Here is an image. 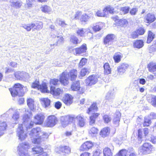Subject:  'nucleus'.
Masks as SVG:
<instances>
[{
    "mask_svg": "<svg viewBox=\"0 0 156 156\" xmlns=\"http://www.w3.org/2000/svg\"><path fill=\"white\" fill-rule=\"evenodd\" d=\"M76 33L80 37L84 36L86 34L89 35L90 37L92 36L91 30L89 28H78L76 30Z\"/></svg>",
    "mask_w": 156,
    "mask_h": 156,
    "instance_id": "obj_9",
    "label": "nucleus"
},
{
    "mask_svg": "<svg viewBox=\"0 0 156 156\" xmlns=\"http://www.w3.org/2000/svg\"><path fill=\"white\" fill-rule=\"evenodd\" d=\"M98 108L97 106V103L96 102H94L88 108L87 111V113L88 114H95V113L97 111Z\"/></svg>",
    "mask_w": 156,
    "mask_h": 156,
    "instance_id": "obj_18",
    "label": "nucleus"
},
{
    "mask_svg": "<svg viewBox=\"0 0 156 156\" xmlns=\"http://www.w3.org/2000/svg\"><path fill=\"white\" fill-rule=\"evenodd\" d=\"M87 62V59L85 58H82L80 61L79 63V66L80 67H82Z\"/></svg>",
    "mask_w": 156,
    "mask_h": 156,
    "instance_id": "obj_59",
    "label": "nucleus"
},
{
    "mask_svg": "<svg viewBox=\"0 0 156 156\" xmlns=\"http://www.w3.org/2000/svg\"><path fill=\"white\" fill-rule=\"evenodd\" d=\"M151 119L149 116L145 117L144 118V122L143 124V126H149V124L151 122Z\"/></svg>",
    "mask_w": 156,
    "mask_h": 156,
    "instance_id": "obj_50",
    "label": "nucleus"
},
{
    "mask_svg": "<svg viewBox=\"0 0 156 156\" xmlns=\"http://www.w3.org/2000/svg\"><path fill=\"white\" fill-rule=\"evenodd\" d=\"M66 119H68L69 123L70 122H73L75 121V119H76V117H75L73 115H68L66 116Z\"/></svg>",
    "mask_w": 156,
    "mask_h": 156,
    "instance_id": "obj_55",
    "label": "nucleus"
},
{
    "mask_svg": "<svg viewBox=\"0 0 156 156\" xmlns=\"http://www.w3.org/2000/svg\"><path fill=\"white\" fill-rule=\"evenodd\" d=\"M103 152L104 156H112V153L111 150L108 147L105 148L103 150Z\"/></svg>",
    "mask_w": 156,
    "mask_h": 156,
    "instance_id": "obj_41",
    "label": "nucleus"
},
{
    "mask_svg": "<svg viewBox=\"0 0 156 156\" xmlns=\"http://www.w3.org/2000/svg\"><path fill=\"white\" fill-rule=\"evenodd\" d=\"M69 75L68 78L69 76L70 77L71 80L72 81L74 80L76 78L77 76V71L76 69H73L71 70L69 74H68L67 72H65Z\"/></svg>",
    "mask_w": 156,
    "mask_h": 156,
    "instance_id": "obj_25",
    "label": "nucleus"
},
{
    "mask_svg": "<svg viewBox=\"0 0 156 156\" xmlns=\"http://www.w3.org/2000/svg\"><path fill=\"white\" fill-rule=\"evenodd\" d=\"M129 67V65L126 63H123L117 67L118 72L120 74H123Z\"/></svg>",
    "mask_w": 156,
    "mask_h": 156,
    "instance_id": "obj_20",
    "label": "nucleus"
},
{
    "mask_svg": "<svg viewBox=\"0 0 156 156\" xmlns=\"http://www.w3.org/2000/svg\"><path fill=\"white\" fill-rule=\"evenodd\" d=\"M32 87L33 88H37L40 89L41 91L44 93L48 92L49 90H48L47 85L46 83H44L40 85L38 81L36 80L33 82L32 84Z\"/></svg>",
    "mask_w": 156,
    "mask_h": 156,
    "instance_id": "obj_8",
    "label": "nucleus"
},
{
    "mask_svg": "<svg viewBox=\"0 0 156 156\" xmlns=\"http://www.w3.org/2000/svg\"><path fill=\"white\" fill-rule=\"evenodd\" d=\"M104 72L105 74L108 75L111 73V70L108 63H106L104 65Z\"/></svg>",
    "mask_w": 156,
    "mask_h": 156,
    "instance_id": "obj_34",
    "label": "nucleus"
},
{
    "mask_svg": "<svg viewBox=\"0 0 156 156\" xmlns=\"http://www.w3.org/2000/svg\"><path fill=\"white\" fill-rule=\"evenodd\" d=\"M133 46L137 48H141L144 46V42L141 40H137L134 43Z\"/></svg>",
    "mask_w": 156,
    "mask_h": 156,
    "instance_id": "obj_40",
    "label": "nucleus"
},
{
    "mask_svg": "<svg viewBox=\"0 0 156 156\" xmlns=\"http://www.w3.org/2000/svg\"><path fill=\"white\" fill-rule=\"evenodd\" d=\"M122 57V54L119 53L117 52L114 54L113 57V59L115 63H119L121 61V59Z\"/></svg>",
    "mask_w": 156,
    "mask_h": 156,
    "instance_id": "obj_33",
    "label": "nucleus"
},
{
    "mask_svg": "<svg viewBox=\"0 0 156 156\" xmlns=\"http://www.w3.org/2000/svg\"><path fill=\"white\" fill-rule=\"evenodd\" d=\"M23 72H15L14 74L15 77L18 80H22Z\"/></svg>",
    "mask_w": 156,
    "mask_h": 156,
    "instance_id": "obj_52",
    "label": "nucleus"
},
{
    "mask_svg": "<svg viewBox=\"0 0 156 156\" xmlns=\"http://www.w3.org/2000/svg\"><path fill=\"white\" fill-rule=\"evenodd\" d=\"M66 118H67L66 116L62 117L61 119V124L63 127L66 126L69 123L68 119H66Z\"/></svg>",
    "mask_w": 156,
    "mask_h": 156,
    "instance_id": "obj_44",
    "label": "nucleus"
},
{
    "mask_svg": "<svg viewBox=\"0 0 156 156\" xmlns=\"http://www.w3.org/2000/svg\"><path fill=\"white\" fill-rule=\"evenodd\" d=\"M115 36L113 34H109L107 35L104 39L105 44L107 46L111 45L115 41Z\"/></svg>",
    "mask_w": 156,
    "mask_h": 156,
    "instance_id": "obj_11",
    "label": "nucleus"
},
{
    "mask_svg": "<svg viewBox=\"0 0 156 156\" xmlns=\"http://www.w3.org/2000/svg\"><path fill=\"white\" fill-rule=\"evenodd\" d=\"M35 26L34 23L28 24H23L21 26V27L23 28L26 29L27 31H30L31 29H33Z\"/></svg>",
    "mask_w": 156,
    "mask_h": 156,
    "instance_id": "obj_35",
    "label": "nucleus"
},
{
    "mask_svg": "<svg viewBox=\"0 0 156 156\" xmlns=\"http://www.w3.org/2000/svg\"><path fill=\"white\" fill-rule=\"evenodd\" d=\"M93 146V144L90 141L84 143L81 146L80 150L82 151H87L90 149Z\"/></svg>",
    "mask_w": 156,
    "mask_h": 156,
    "instance_id": "obj_17",
    "label": "nucleus"
},
{
    "mask_svg": "<svg viewBox=\"0 0 156 156\" xmlns=\"http://www.w3.org/2000/svg\"><path fill=\"white\" fill-rule=\"evenodd\" d=\"M62 92L63 90L62 89L59 88L55 89L54 86L51 87L50 93L55 98H58Z\"/></svg>",
    "mask_w": 156,
    "mask_h": 156,
    "instance_id": "obj_12",
    "label": "nucleus"
},
{
    "mask_svg": "<svg viewBox=\"0 0 156 156\" xmlns=\"http://www.w3.org/2000/svg\"><path fill=\"white\" fill-rule=\"evenodd\" d=\"M57 22L59 26L63 27H66L68 25L65 21L62 20L60 19H57Z\"/></svg>",
    "mask_w": 156,
    "mask_h": 156,
    "instance_id": "obj_51",
    "label": "nucleus"
},
{
    "mask_svg": "<svg viewBox=\"0 0 156 156\" xmlns=\"http://www.w3.org/2000/svg\"><path fill=\"white\" fill-rule=\"evenodd\" d=\"M90 18V16L87 14H83L81 15L80 17V20L81 21V24H85L87 22Z\"/></svg>",
    "mask_w": 156,
    "mask_h": 156,
    "instance_id": "obj_29",
    "label": "nucleus"
},
{
    "mask_svg": "<svg viewBox=\"0 0 156 156\" xmlns=\"http://www.w3.org/2000/svg\"><path fill=\"white\" fill-rule=\"evenodd\" d=\"M29 136L31 138L33 143L38 144L44 139H47L49 135L45 132L42 131L40 127H37L33 129L30 131Z\"/></svg>",
    "mask_w": 156,
    "mask_h": 156,
    "instance_id": "obj_2",
    "label": "nucleus"
},
{
    "mask_svg": "<svg viewBox=\"0 0 156 156\" xmlns=\"http://www.w3.org/2000/svg\"><path fill=\"white\" fill-rule=\"evenodd\" d=\"M127 154V151L124 149L120 150L117 156H126Z\"/></svg>",
    "mask_w": 156,
    "mask_h": 156,
    "instance_id": "obj_57",
    "label": "nucleus"
},
{
    "mask_svg": "<svg viewBox=\"0 0 156 156\" xmlns=\"http://www.w3.org/2000/svg\"><path fill=\"white\" fill-rule=\"evenodd\" d=\"M151 104L154 107H156V96L154 95L152 97Z\"/></svg>",
    "mask_w": 156,
    "mask_h": 156,
    "instance_id": "obj_58",
    "label": "nucleus"
},
{
    "mask_svg": "<svg viewBox=\"0 0 156 156\" xmlns=\"http://www.w3.org/2000/svg\"><path fill=\"white\" fill-rule=\"evenodd\" d=\"M130 8L129 6H125L124 7H121L120 10L122 13L124 14H126L128 13L129 11Z\"/></svg>",
    "mask_w": 156,
    "mask_h": 156,
    "instance_id": "obj_54",
    "label": "nucleus"
},
{
    "mask_svg": "<svg viewBox=\"0 0 156 156\" xmlns=\"http://www.w3.org/2000/svg\"><path fill=\"white\" fill-rule=\"evenodd\" d=\"M149 71L150 72L156 71V65L153 63H150L147 66Z\"/></svg>",
    "mask_w": 156,
    "mask_h": 156,
    "instance_id": "obj_39",
    "label": "nucleus"
},
{
    "mask_svg": "<svg viewBox=\"0 0 156 156\" xmlns=\"http://www.w3.org/2000/svg\"><path fill=\"white\" fill-rule=\"evenodd\" d=\"M98 131V129L97 128L95 127H93L90 128L89 131V133L91 136H94L97 134Z\"/></svg>",
    "mask_w": 156,
    "mask_h": 156,
    "instance_id": "obj_48",
    "label": "nucleus"
},
{
    "mask_svg": "<svg viewBox=\"0 0 156 156\" xmlns=\"http://www.w3.org/2000/svg\"><path fill=\"white\" fill-rule=\"evenodd\" d=\"M23 124H19L17 129L16 132L19 139L22 140L27 137V135L24 133L23 127V125L25 126L27 130L28 129L32 128L34 125V122L31 121L30 117L27 114H25L23 117Z\"/></svg>",
    "mask_w": 156,
    "mask_h": 156,
    "instance_id": "obj_1",
    "label": "nucleus"
},
{
    "mask_svg": "<svg viewBox=\"0 0 156 156\" xmlns=\"http://www.w3.org/2000/svg\"><path fill=\"white\" fill-rule=\"evenodd\" d=\"M42 103L44 108H49L50 107L51 101L47 98H42L41 99Z\"/></svg>",
    "mask_w": 156,
    "mask_h": 156,
    "instance_id": "obj_31",
    "label": "nucleus"
},
{
    "mask_svg": "<svg viewBox=\"0 0 156 156\" xmlns=\"http://www.w3.org/2000/svg\"><path fill=\"white\" fill-rule=\"evenodd\" d=\"M118 25L121 27H125L127 26L128 23L126 19L120 20L118 21Z\"/></svg>",
    "mask_w": 156,
    "mask_h": 156,
    "instance_id": "obj_45",
    "label": "nucleus"
},
{
    "mask_svg": "<svg viewBox=\"0 0 156 156\" xmlns=\"http://www.w3.org/2000/svg\"><path fill=\"white\" fill-rule=\"evenodd\" d=\"M68 77L69 75L66 72H63L60 76V80L55 78L51 79L50 81V89L51 86L58 85L60 83L64 86L67 85L69 83Z\"/></svg>",
    "mask_w": 156,
    "mask_h": 156,
    "instance_id": "obj_3",
    "label": "nucleus"
},
{
    "mask_svg": "<svg viewBox=\"0 0 156 156\" xmlns=\"http://www.w3.org/2000/svg\"><path fill=\"white\" fill-rule=\"evenodd\" d=\"M98 81L97 76L94 75H92L86 80L85 82L87 85L91 86L96 83Z\"/></svg>",
    "mask_w": 156,
    "mask_h": 156,
    "instance_id": "obj_13",
    "label": "nucleus"
},
{
    "mask_svg": "<svg viewBox=\"0 0 156 156\" xmlns=\"http://www.w3.org/2000/svg\"><path fill=\"white\" fill-rule=\"evenodd\" d=\"M70 42L74 44H76L79 43V40L77 37L74 35L71 36L70 37Z\"/></svg>",
    "mask_w": 156,
    "mask_h": 156,
    "instance_id": "obj_49",
    "label": "nucleus"
},
{
    "mask_svg": "<svg viewBox=\"0 0 156 156\" xmlns=\"http://www.w3.org/2000/svg\"><path fill=\"white\" fill-rule=\"evenodd\" d=\"M6 127L7 124L6 122H1L0 121V137L5 133Z\"/></svg>",
    "mask_w": 156,
    "mask_h": 156,
    "instance_id": "obj_23",
    "label": "nucleus"
},
{
    "mask_svg": "<svg viewBox=\"0 0 156 156\" xmlns=\"http://www.w3.org/2000/svg\"><path fill=\"white\" fill-rule=\"evenodd\" d=\"M63 40L64 39L62 36H58L56 39V41L54 44H50L51 47L52 48V46L54 45L57 46L63 42Z\"/></svg>",
    "mask_w": 156,
    "mask_h": 156,
    "instance_id": "obj_28",
    "label": "nucleus"
},
{
    "mask_svg": "<svg viewBox=\"0 0 156 156\" xmlns=\"http://www.w3.org/2000/svg\"><path fill=\"white\" fill-rule=\"evenodd\" d=\"M43 151V148L40 146L35 147L32 148V151L33 154L40 153Z\"/></svg>",
    "mask_w": 156,
    "mask_h": 156,
    "instance_id": "obj_37",
    "label": "nucleus"
},
{
    "mask_svg": "<svg viewBox=\"0 0 156 156\" xmlns=\"http://www.w3.org/2000/svg\"><path fill=\"white\" fill-rule=\"evenodd\" d=\"M71 88L73 91H77L80 88V83L79 81H76L73 82L71 85Z\"/></svg>",
    "mask_w": 156,
    "mask_h": 156,
    "instance_id": "obj_32",
    "label": "nucleus"
},
{
    "mask_svg": "<svg viewBox=\"0 0 156 156\" xmlns=\"http://www.w3.org/2000/svg\"><path fill=\"white\" fill-rule=\"evenodd\" d=\"M41 10L43 12L48 13H50L51 12V8L47 5H44L41 8Z\"/></svg>",
    "mask_w": 156,
    "mask_h": 156,
    "instance_id": "obj_43",
    "label": "nucleus"
},
{
    "mask_svg": "<svg viewBox=\"0 0 156 156\" xmlns=\"http://www.w3.org/2000/svg\"><path fill=\"white\" fill-rule=\"evenodd\" d=\"M90 71V69L89 68H84L81 70L80 72V75L82 76H84L87 73L88 74Z\"/></svg>",
    "mask_w": 156,
    "mask_h": 156,
    "instance_id": "obj_46",
    "label": "nucleus"
},
{
    "mask_svg": "<svg viewBox=\"0 0 156 156\" xmlns=\"http://www.w3.org/2000/svg\"><path fill=\"white\" fill-rule=\"evenodd\" d=\"M102 23L101 22H99L95 24L94 26L93 29L94 31L97 32L99 31L101 29Z\"/></svg>",
    "mask_w": 156,
    "mask_h": 156,
    "instance_id": "obj_47",
    "label": "nucleus"
},
{
    "mask_svg": "<svg viewBox=\"0 0 156 156\" xmlns=\"http://www.w3.org/2000/svg\"><path fill=\"white\" fill-rule=\"evenodd\" d=\"M58 119L54 115H51L47 119L46 126L47 127H51L54 126L57 123Z\"/></svg>",
    "mask_w": 156,
    "mask_h": 156,
    "instance_id": "obj_7",
    "label": "nucleus"
},
{
    "mask_svg": "<svg viewBox=\"0 0 156 156\" xmlns=\"http://www.w3.org/2000/svg\"><path fill=\"white\" fill-rule=\"evenodd\" d=\"M103 119L104 120L105 123H107L110 122L112 118L110 115H105L103 117Z\"/></svg>",
    "mask_w": 156,
    "mask_h": 156,
    "instance_id": "obj_53",
    "label": "nucleus"
},
{
    "mask_svg": "<svg viewBox=\"0 0 156 156\" xmlns=\"http://www.w3.org/2000/svg\"><path fill=\"white\" fill-rule=\"evenodd\" d=\"M138 34L139 35H143V34L145 32V30L143 28H140L136 30Z\"/></svg>",
    "mask_w": 156,
    "mask_h": 156,
    "instance_id": "obj_63",
    "label": "nucleus"
},
{
    "mask_svg": "<svg viewBox=\"0 0 156 156\" xmlns=\"http://www.w3.org/2000/svg\"><path fill=\"white\" fill-rule=\"evenodd\" d=\"M35 26L33 29V31H34L35 30H40L43 27V23L41 22L37 21L35 23H34Z\"/></svg>",
    "mask_w": 156,
    "mask_h": 156,
    "instance_id": "obj_42",
    "label": "nucleus"
},
{
    "mask_svg": "<svg viewBox=\"0 0 156 156\" xmlns=\"http://www.w3.org/2000/svg\"><path fill=\"white\" fill-rule=\"evenodd\" d=\"M138 11V9L136 8H133L131 9L129 13L131 15H135Z\"/></svg>",
    "mask_w": 156,
    "mask_h": 156,
    "instance_id": "obj_61",
    "label": "nucleus"
},
{
    "mask_svg": "<svg viewBox=\"0 0 156 156\" xmlns=\"http://www.w3.org/2000/svg\"><path fill=\"white\" fill-rule=\"evenodd\" d=\"M153 148L151 143H145L140 147L139 151L141 154H147L152 153Z\"/></svg>",
    "mask_w": 156,
    "mask_h": 156,
    "instance_id": "obj_5",
    "label": "nucleus"
},
{
    "mask_svg": "<svg viewBox=\"0 0 156 156\" xmlns=\"http://www.w3.org/2000/svg\"><path fill=\"white\" fill-rule=\"evenodd\" d=\"M121 117V114L119 111H116L115 112L113 119V124L115 126L117 127L119 125V122Z\"/></svg>",
    "mask_w": 156,
    "mask_h": 156,
    "instance_id": "obj_16",
    "label": "nucleus"
},
{
    "mask_svg": "<svg viewBox=\"0 0 156 156\" xmlns=\"http://www.w3.org/2000/svg\"><path fill=\"white\" fill-rule=\"evenodd\" d=\"M100 114L99 113H96L94 114L90 117L89 124L90 125H93L95 124L96 119H97Z\"/></svg>",
    "mask_w": 156,
    "mask_h": 156,
    "instance_id": "obj_26",
    "label": "nucleus"
},
{
    "mask_svg": "<svg viewBox=\"0 0 156 156\" xmlns=\"http://www.w3.org/2000/svg\"><path fill=\"white\" fill-rule=\"evenodd\" d=\"M108 12L110 13L114 14L115 11L113 8L110 6L107 7L104 9L103 12L100 11H98L96 13V14L98 16L105 17L106 16L105 13Z\"/></svg>",
    "mask_w": 156,
    "mask_h": 156,
    "instance_id": "obj_10",
    "label": "nucleus"
},
{
    "mask_svg": "<svg viewBox=\"0 0 156 156\" xmlns=\"http://www.w3.org/2000/svg\"><path fill=\"white\" fill-rule=\"evenodd\" d=\"M20 117V115L19 112L18 111L15 112L12 116V119L16 121H18Z\"/></svg>",
    "mask_w": 156,
    "mask_h": 156,
    "instance_id": "obj_56",
    "label": "nucleus"
},
{
    "mask_svg": "<svg viewBox=\"0 0 156 156\" xmlns=\"http://www.w3.org/2000/svg\"><path fill=\"white\" fill-rule=\"evenodd\" d=\"M87 50V45L86 44H83L81 47L75 49L76 52L77 54H80L85 53Z\"/></svg>",
    "mask_w": 156,
    "mask_h": 156,
    "instance_id": "obj_22",
    "label": "nucleus"
},
{
    "mask_svg": "<svg viewBox=\"0 0 156 156\" xmlns=\"http://www.w3.org/2000/svg\"><path fill=\"white\" fill-rule=\"evenodd\" d=\"M62 100L65 104L69 105L73 103V97L71 95L67 94L63 98Z\"/></svg>",
    "mask_w": 156,
    "mask_h": 156,
    "instance_id": "obj_21",
    "label": "nucleus"
},
{
    "mask_svg": "<svg viewBox=\"0 0 156 156\" xmlns=\"http://www.w3.org/2000/svg\"><path fill=\"white\" fill-rule=\"evenodd\" d=\"M114 94L112 92H108L106 96V101L105 103L107 105L111 104L115 98Z\"/></svg>",
    "mask_w": 156,
    "mask_h": 156,
    "instance_id": "obj_19",
    "label": "nucleus"
},
{
    "mask_svg": "<svg viewBox=\"0 0 156 156\" xmlns=\"http://www.w3.org/2000/svg\"><path fill=\"white\" fill-rule=\"evenodd\" d=\"M62 105V103L60 101H58L55 102V107L57 109H59Z\"/></svg>",
    "mask_w": 156,
    "mask_h": 156,
    "instance_id": "obj_64",
    "label": "nucleus"
},
{
    "mask_svg": "<svg viewBox=\"0 0 156 156\" xmlns=\"http://www.w3.org/2000/svg\"><path fill=\"white\" fill-rule=\"evenodd\" d=\"M30 148V146L27 143L20 144L18 146L19 154L20 156H31L28 151Z\"/></svg>",
    "mask_w": 156,
    "mask_h": 156,
    "instance_id": "obj_6",
    "label": "nucleus"
},
{
    "mask_svg": "<svg viewBox=\"0 0 156 156\" xmlns=\"http://www.w3.org/2000/svg\"><path fill=\"white\" fill-rule=\"evenodd\" d=\"M23 87L24 86L23 85L19 83L15 84L12 88L9 89L12 96L15 97L16 96H23L24 94V92L23 90Z\"/></svg>",
    "mask_w": 156,
    "mask_h": 156,
    "instance_id": "obj_4",
    "label": "nucleus"
},
{
    "mask_svg": "<svg viewBox=\"0 0 156 156\" xmlns=\"http://www.w3.org/2000/svg\"><path fill=\"white\" fill-rule=\"evenodd\" d=\"M12 6L16 8H20L22 5V2L20 1L12 0L10 2Z\"/></svg>",
    "mask_w": 156,
    "mask_h": 156,
    "instance_id": "obj_27",
    "label": "nucleus"
},
{
    "mask_svg": "<svg viewBox=\"0 0 156 156\" xmlns=\"http://www.w3.org/2000/svg\"><path fill=\"white\" fill-rule=\"evenodd\" d=\"M23 79L25 80V81L28 80L30 78V76L29 74L25 72H23Z\"/></svg>",
    "mask_w": 156,
    "mask_h": 156,
    "instance_id": "obj_60",
    "label": "nucleus"
},
{
    "mask_svg": "<svg viewBox=\"0 0 156 156\" xmlns=\"http://www.w3.org/2000/svg\"><path fill=\"white\" fill-rule=\"evenodd\" d=\"M156 19L155 15L153 13L147 14L144 17V21L147 23L150 24L154 21Z\"/></svg>",
    "mask_w": 156,
    "mask_h": 156,
    "instance_id": "obj_14",
    "label": "nucleus"
},
{
    "mask_svg": "<svg viewBox=\"0 0 156 156\" xmlns=\"http://www.w3.org/2000/svg\"><path fill=\"white\" fill-rule=\"evenodd\" d=\"M110 129L108 127L104 128L100 132V135L103 137H105L108 136L110 133Z\"/></svg>",
    "mask_w": 156,
    "mask_h": 156,
    "instance_id": "obj_30",
    "label": "nucleus"
},
{
    "mask_svg": "<svg viewBox=\"0 0 156 156\" xmlns=\"http://www.w3.org/2000/svg\"><path fill=\"white\" fill-rule=\"evenodd\" d=\"M27 103L28 106L30 109L32 110L34 108V100L30 98H28L27 100Z\"/></svg>",
    "mask_w": 156,
    "mask_h": 156,
    "instance_id": "obj_38",
    "label": "nucleus"
},
{
    "mask_svg": "<svg viewBox=\"0 0 156 156\" xmlns=\"http://www.w3.org/2000/svg\"><path fill=\"white\" fill-rule=\"evenodd\" d=\"M45 117L43 113L37 114L34 117V122L36 124H41L43 123Z\"/></svg>",
    "mask_w": 156,
    "mask_h": 156,
    "instance_id": "obj_15",
    "label": "nucleus"
},
{
    "mask_svg": "<svg viewBox=\"0 0 156 156\" xmlns=\"http://www.w3.org/2000/svg\"><path fill=\"white\" fill-rule=\"evenodd\" d=\"M155 34L151 31L149 30L148 32V37L147 43H150L154 38Z\"/></svg>",
    "mask_w": 156,
    "mask_h": 156,
    "instance_id": "obj_36",
    "label": "nucleus"
},
{
    "mask_svg": "<svg viewBox=\"0 0 156 156\" xmlns=\"http://www.w3.org/2000/svg\"><path fill=\"white\" fill-rule=\"evenodd\" d=\"M113 141L117 144H120L122 143V139L121 138H114Z\"/></svg>",
    "mask_w": 156,
    "mask_h": 156,
    "instance_id": "obj_62",
    "label": "nucleus"
},
{
    "mask_svg": "<svg viewBox=\"0 0 156 156\" xmlns=\"http://www.w3.org/2000/svg\"><path fill=\"white\" fill-rule=\"evenodd\" d=\"M76 119L77 120V125L80 127H83L85 124L84 119L80 115H78L76 117Z\"/></svg>",
    "mask_w": 156,
    "mask_h": 156,
    "instance_id": "obj_24",
    "label": "nucleus"
}]
</instances>
